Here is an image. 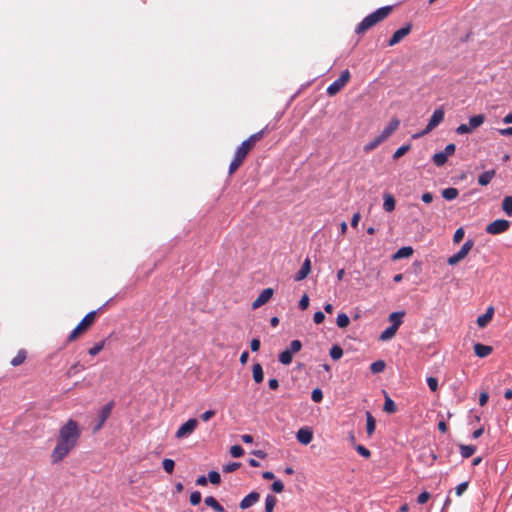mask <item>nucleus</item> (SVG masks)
<instances>
[{
  "mask_svg": "<svg viewBox=\"0 0 512 512\" xmlns=\"http://www.w3.org/2000/svg\"><path fill=\"white\" fill-rule=\"evenodd\" d=\"M239 467H240V463H237V462L228 463L223 466V472L231 473V472H234L235 470H237Z\"/></svg>",
  "mask_w": 512,
  "mask_h": 512,
  "instance_id": "nucleus-46",
  "label": "nucleus"
},
{
  "mask_svg": "<svg viewBox=\"0 0 512 512\" xmlns=\"http://www.w3.org/2000/svg\"><path fill=\"white\" fill-rule=\"evenodd\" d=\"M296 438L301 444L307 445L313 439L312 430L308 427L300 428L296 433Z\"/></svg>",
  "mask_w": 512,
  "mask_h": 512,
  "instance_id": "nucleus-14",
  "label": "nucleus"
},
{
  "mask_svg": "<svg viewBox=\"0 0 512 512\" xmlns=\"http://www.w3.org/2000/svg\"><path fill=\"white\" fill-rule=\"evenodd\" d=\"M391 6H384L366 16L356 27L355 32L362 34L380 21L384 20L391 12Z\"/></svg>",
  "mask_w": 512,
  "mask_h": 512,
  "instance_id": "nucleus-3",
  "label": "nucleus"
},
{
  "mask_svg": "<svg viewBox=\"0 0 512 512\" xmlns=\"http://www.w3.org/2000/svg\"><path fill=\"white\" fill-rule=\"evenodd\" d=\"M444 115H445V112H444L443 108L436 109L433 112L431 118L429 119V122H428L426 128L422 132L413 135V138L415 139V138H418L420 136H423V135L431 132L444 120Z\"/></svg>",
  "mask_w": 512,
  "mask_h": 512,
  "instance_id": "nucleus-6",
  "label": "nucleus"
},
{
  "mask_svg": "<svg viewBox=\"0 0 512 512\" xmlns=\"http://www.w3.org/2000/svg\"><path fill=\"white\" fill-rule=\"evenodd\" d=\"M271 488L274 492L281 493L284 490V485L280 480H276L273 482Z\"/></svg>",
  "mask_w": 512,
  "mask_h": 512,
  "instance_id": "nucleus-51",
  "label": "nucleus"
},
{
  "mask_svg": "<svg viewBox=\"0 0 512 512\" xmlns=\"http://www.w3.org/2000/svg\"><path fill=\"white\" fill-rule=\"evenodd\" d=\"M205 504L209 507H211L216 512H224V508L222 505L219 504V502L213 497L208 496L205 498Z\"/></svg>",
  "mask_w": 512,
  "mask_h": 512,
  "instance_id": "nucleus-27",
  "label": "nucleus"
},
{
  "mask_svg": "<svg viewBox=\"0 0 512 512\" xmlns=\"http://www.w3.org/2000/svg\"><path fill=\"white\" fill-rule=\"evenodd\" d=\"M336 323H337V326L340 327V328H346L349 323H350V319L349 317L347 316V314L345 313H340L338 314L337 316V320H336Z\"/></svg>",
  "mask_w": 512,
  "mask_h": 512,
  "instance_id": "nucleus-37",
  "label": "nucleus"
},
{
  "mask_svg": "<svg viewBox=\"0 0 512 512\" xmlns=\"http://www.w3.org/2000/svg\"><path fill=\"white\" fill-rule=\"evenodd\" d=\"M81 436L78 423L69 419L60 429L56 446L51 452L52 463L61 462L77 445Z\"/></svg>",
  "mask_w": 512,
  "mask_h": 512,
  "instance_id": "nucleus-1",
  "label": "nucleus"
},
{
  "mask_svg": "<svg viewBox=\"0 0 512 512\" xmlns=\"http://www.w3.org/2000/svg\"><path fill=\"white\" fill-rule=\"evenodd\" d=\"M459 449H460V454L463 458L471 457L476 451V447L473 445L461 444V445H459Z\"/></svg>",
  "mask_w": 512,
  "mask_h": 512,
  "instance_id": "nucleus-29",
  "label": "nucleus"
},
{
  "mask_svg": "<svg viewBox=\"0 0 512 512\" xmlns=\"http://www.w3.org/2000/svg\"><path fill=\"white\" fill-rule=\"evenodd\" d=\"M361 219V215L359 212H356L353 216H352V219H351V226L352 227H357L359 221Z\"/></svg>",
  "mask_w": 512,
  "mask_h": 512,
  "instance_id": "nucleus-62",
  "label": "nucleus"
},
{
  "mask_svg": "<svg viewBox=\"0 0 512 512\" xmlns=\"http://www.w3.org/2000/svg\"><path fill=\"white\" fill-rule=\"evenodd\" d=\"M215 415V411L214 410H207L205 411L204 413L201 414V419L203 421H208L210 420L213 416Z\"/></svg>",
  "mask_w": 512,
  "mask_h": 512,
  "instance_id": "nucleus-59",
  "label": "nucleus"
},
{
  "mask_svg": "<svg viewBox=\"0 0 512 512\" xmlns=\"http://www.w3.org/2000/svg\"><path fill=\"white\" fill-rule=\"evenodd\" d=\"M430 498V494L426 491L422 492L421 494H419L418 498H417V502L419 504H425Z\"/></svg>",
  "mask_w": 512,
  "mask_h": 512,
  "instance_id": "nucleus-56",
  "label": "nucleus"
},
{
  "mask_svg": "<svg viewBox=\"0 0 512 512\" xmlns=\"http://www.w3.org/2000/svg\"><path fill=\"white\" fill-rule=\"evenodd\" d=\"M96 311H91L81 320V322L71 331L68 336L69 341H74L78 336L85 332L95 321Z\"/></svg>",
  "mask_w": 512,
  "mask_h": 512,
  "instance_id": "nucleus-4",
  "label": "nucleus"
},
{
  "mask_svg": "<svg viewBox=\"0 0 512 512\" xmlns=\"http://www.w3.org/2000/svg\"><path fill=\"white\" fill-rule=\"evenodd\" d=\"M509 227L510 222L508 220L497 219L487 225L486 232L491 235H497L507 231Z\"/></svg>",
  "mask_w": 512,
  "mask_h": 512,
  "instance_id": "nucleus-10",
  "label": "nucleus"
},
{
  "mask_svg": "<svg viewBox=\"0 0 512 512\" xmlns=\"http://www.w3.org/2000/svg\"><path fill=\"white\" fill-rule=\"evenodd\" d=\"M498 132L502 136H512V126L508 128L499 129Z\"/></svg>",
  "mask_w": 512,
  "mask_h": 512,
  "instance_id": "nucleus-64",
  "label": "nucleus"
},
{
  "mask_svg": "<svg viewBox=\"0 0 512 512\" xmlns=\"http://www.w3.org/2000/svg\"><path fill=\"white\" fill-rule=\"evenodd\" d=\"M427 384L431 391L435 392L438 389V380L435 377H428Z\"/></svg>",
  "mask_w": 512,
  "mask_h": 512,
  "instance_id": "nucleus-50",
  "label": "nucleus"
},
{
  "mask_svg": "<svg viewBox=\"0 0 512 512\" xmlns=\"http://www.w3.org/2000/svg\"><path fill=\"white\" fill-rule=\"evenodd\" d=\"M495 174H496V172L494 169L483 172L478 177L479 185H481V186L488 185L491 182V180L495 177Z\"/></svg>",
  "mask_w": 512,
  "mask_h": 512,
  "instance_id": "nucleus-20",
  "label": "nucleus"
},
{
  "mask_svg": "<svg viewBox=\"0 0 512 512\" xmlns=\"http://www.w3.org/2000/svg\"><path fill=\"white\" fill-rule=\"evenodd\" d=\"M399 125H400L399 119H397V118L391 119L389 124L383 129V131L380 134L382 139H384L386 141L398 129Z\"/></svg>",
  "mask_w": 512,
  "mask_h": 512,
  "instance_id": "nucleus-15",
  "label": "nucleus"
},
{
  "mask_svg": "<svg viewBox=\"0 0 512 512\" xmlns=\"http://www.w3.org/2000/svg\"><path fill=\"white\" fill-rule=\"evenodd\" d=\"M199 422L196 418H191L182 424L175 433L177 439L185 438L191 435L197 428Z\"/></svg>",
  "mask_w": 512,
  "mask_h": 512,
  "instance_id": "nucleus-9",
  "label": "nucleus"
},
{
  "mask_svg": "<svg viewBox=\"0 0 512 512\" xmlns=\"http://www.w3.org/2000/svg\"><path fill=\"white\" fill-rule=\"evenodd\" d=\"M410 149V145L407 144V145H403L401 147H399L393 154V158L394 159H399L400 157H402L405 153H407Z\"/></svg>",
  "mask_w": 512,
  "mask_h": 512,
  "instance_id": "nucleus-41",
  "label": "nucleus"
},
{
  "mask_svg": "<svg viewBox=\"0 0 512 512\" xmlns=\"http://www.w3.org/2000/svg\"><path fill=\"white\" fill-rule=\"evenodd\" d=\"M397 330L395 326H389L381 333L379 339L381 341L391 340L396 335Z\"/></svg>",
  "mask_w": 512,
  "mask_h": 512,
  "instance_id": "nucleus-26",
  "label": "nucleus"
},
{
  "mask_svg": "<svg viewBox=\"0 0 512 512\" xmlns=\"http://www.w3.org/2000/svg\"><path fill=\"white\" fill-rule=\"evenodd\" d=\"M385 367L386 364L383 360H377L370 365V370L372 373L377 374L383 372Z\"/></svg>",
  "mask_w": 512,
  "mask_h": 512,
  "instance_id": "nucleus-35",
  "label": "nucleus"
},
{
  "mask_svg": "<svg viewBox=\"0 0 512 512\" xmlns=\"http://www.w3.org/2000/svg\"><path fill=\"white\" fill-rule=\"evenodd\" d=\"M208 479L214 485H218L221 481L220 474L217 471H210L208 473Z\"/></svg>",
  "mask_w": 512,
  "mask_h": 512,
  "instance_id": "nucleus-44",
  "label": "nucleus"
},
{
  "mask_svg": "<svg viewBox=\"0 0 512 512\" xmlns=\"http://www.w3.org/2000/svg\"><path fill=\"white\" fill-rule=\"evenodd\" d=\"M502 209L507 216L512 217V196H506L503 199Z\"/></svg>",
  "mask_w": 512,
  "mask_h": 512,
  "instance_id": "nucleus-32",
  "label": "nucleus"
},
{
  "mask_svg": "<svg viewBox=\"0 0 512 512\" xmlns=\"http://www.w3.org/2000/svg\"><path fill=\"white\" fill-rule=\"evenodd\" d=\"M464 234H465V231L462 227L458 228L455 233H454V236H453V242L455 244L459 243L463 237H464Z\"/></svg>",
  "mask_w": 512,
  "mask_h": 512,
  "instance_id": "nucleus-49",
  "label": "nucleus"
},
{
  "mask_svg": "<svg viewBox=\"0 0 512 512\" xmlns=\"http://www.w3.org/2000/svg\"><path fill=\"white\" fill-rule=\"evenodd\" d=\"M473 246H474V241L472 239H468L462 245L461 249L457 253H455L454 255L450 256L447 259V263L451 266L458 264L461 260H463L468 255V253L473 248Z\"/></svg>",
  "mask_w": 512,
  "mask_h": 512,
  "instance_id": "nucleus-8",
  "label": "nucleus"
},
{
  "mask_svg": "<svg viewBox=\"0 0 512 512\" xmlns=\"http://www.w3.org/2000/svg\"><path fill=\"white\" fill-rule=\"evenodd\" d=\"M252 376H253V380L256 382V383H261L264 379V372H263V368L261 366L260 363H255L252 367Z\"/></svg>",
  "mask_w": 512,
  "mask_h": 512,
  "instance_id": "nucleus-22",
  "label": "nucleus"
},
{
  "mask_svg": "<svg viewBox=\"0 0 512 512\" xmlns=\"http://www.w3.org/2000/svg\"><path fill=\"white\" fill-rule=\"evenodd\" d=\"M264 136V130L252 134L248 139L243 141L237 148L234 159L229 166V174L232 175L243 163L249 151L254 147L255 143L261 140Z\"/></svg>",
  "mask_w": 512,
  "mask_h": 512,
  "instance_id": "nucleus-2",
  "label": "nucleus"
},
{
  "mask_svg": "<svg viewBox=\"0 0 512 512\" xmlns=\"http://www.w3.org/2000/svg\"><path fill=\"white\" fill-rule=\"evenodd\" d=\"M230 454L232 457L238 458L244 454V450L240 445H234L230 448Z\"/></svg>",
  "mask_w": 512,
  "mask_h": 512,
  "instance_id": "nucleus-43",
  "label": "nucleus"
},
{
  "mask_svg": "<svg viewBox=\"0 0 512 512\" xmlns=\"http://www.w3.org/2000/svg\"><path fill=\"white\" fill-rule=\"evenodd\" d=\"M308 306H309V297L307 294H304L299 301V308L301 310H305L308 308Z\"/></svg>",
  "mask_w": 512,
  "mask_h": 512,
  "instance_id": "nucleus-52",
  "label": "nucleus"
},
{
  "mask_svg": "<svg viewBox=\"0 0 512 512\" xmlns=\"http://www.w3.org/2000/svg\"><path fill=\"white\" fill-rule=\"evenodd\" d=\"M493 315H494V307L489 306L487 308L486 312L477 318V325L480 328H484L492 320Z\"/></svg>",
  "mask_w": 512,
  "mask_h": 512,
  "instance_id": "nucleus-17",
  "label": "nucleus"
},
{
  "mask_svg": "<svg viewBox=\"0 0 512 512\" xmlns=\"http://www.w3.org/2000/svg\"><path fill=\"white\" fill-rule=\"evenodd\" d=\"M301 348H302V343L299 340H293L290 343L289 348H287V349L290 350V352L292 354H296L301 350Z\"/></svg>",
  "mask_w": 512,
  "mask_h": 512,
  "instance_id": "nucleus-42",
  "label": "nucleus"
},
{
  "mask_svg": "<svg viewBox=\"0 0 512 512\" xmlns=\"http://www.w3.org/2000/svg\"><path fill=\"white\" fill-rule=\"evenodd\" d=\"M311 399L316 403L321 402L323 399L322 390L319 388H315L311 393Z\"/></svg>",
  "mask_w": 512,
  "mask_h": 512,
  "instance_id": "nucleus-45",
  "label": "nucleus"
},
{
  "mask_svg": "<svg viewBox=\"0 0 512 512\" xmlns=\"http://www.w3.org/2000/svg\"><path fill=\"white\" fill-rule=\"evenodd\" d=\"M201 493L199 491H194L190 495V503L192 505H198L201 502Z\"/></svg>",
  "mask_w": 512,
  "mask_h": 512,
  "instance_id": "nucleus-47",
  "label": "nucleus"
},
{
  "mask_svg": "<svg viewBox=\"0 0 512 512\" xmlns=\"http://www.w3.org/2000/svg\"><path fill=\"white\" fill-rule=\"evenodd\" d=\"M268 386L271 390H277L279 388V381L276 378H272L268 381Z\"/></svg>",
  "mask_w": 512,
  "mask_h": 512,
  "instance_id": "nucleus-61",
  "label": "nucleus"
},
{
  "mask_svg": "<svg viewBox=\"0 0 512 512\" xmlns=\"http://www.w3.org/2000/svg\"><path fill=\"white\" fill-rule=\"evenodd\" d=\"M273 289L272 288H266L264 289L260 295L253 301L252 303V309H258L264 304H266L271 297L273 296Z\"/></svg>",
  "mask_w": 512,
  "mask_h": 512,
  "instance_id": "nucleus-12",
  "label": "nucleus"
},
{
  "mask_svg": "<svg viewBox=\"0 0 512 512\" xmlns=\"http://www.w3.org/2000/svg\"><path fill=\"white\" fill-rule=\"evenodd\" d=\"M356 450H357V452H358L361 456H363V457H365V458H369V457H370V455H371V452H370L366 447H364V446H362V445H358V446L356 447Z\"/></svg>",
  "mask_w": 512,
  "mask_h": 512,
  "instance_id": "nucleus-53",
  "label": "nucleus"
},
{
  "mask_svg": "<svg viewBox=\"0 0 512 512\" xmlns=\"http://www.w3.org/2000/svg\"><path fill=\"white\" fill-rule=\"evenodd\" d=\"M350 72L349 70H344L341 72L340 76L338 79H336L333 83H331L328 88H327V94L329 96H334L336 95L338 92H340L344 87L345 85L349 82L350 80Z\"/></svg>",
  "mask_w": 512,
  "mask_h": 512,
  "instance_id": "nucleus-7",
  "label": "nucleus"
},
{
  "mask_svg": "<svg viewBox=\"0 0 512 512\" xmlns=\"http://www.w3.org/2000/svg\"><path fill=\"white\" fill-rule=\"evenodd\" d=\"M448 157L442 152H437L433 155V163L440 167L443 166L447 162Z\"/></svg>",
  "mask_w": 512,
  "mask_h": 512,
  "instance_id": "nucleus-34",
  "label": "nucleus"
},
{
  "mask_svg": "<svg viewBox=\"0 0 512 512\" xmlns=\"http://www.w3.org/2000/svg\"><path fill=\"white\" fill-rule=\"evenodd\" d=\"M455 150H456V146L455 144L451 143V144H448L444 150L442 151L447 157L453 155L455 153Z\"/></svg>",
  "mask_w": 512,
  "mask_h": 512,
  "instance_id": "nucleus-55",
  "label": "nucleus"
},
{
  "mask_svg": "<svg viewBox=\"0 0 512 512\" xmlns=\"http://www.w3.org/2000/svg\"><path fill=\"white\" fill-rule=\"evenodd\" d=\"M375 427L376 422L374 417L370 412H366V431L369 436H371L374 433Z\"/></svg>",
  "mask_w": 512,
  "mask_h": 512,
  "instance_id": "nucleus-28",
  "label": "nucleus"
},
{
  "mask_svg": "<svg viewBox=\"0 0 512 512\" xmlns=\"http://www.w3.org/2000/svg\"><path fill=\"white\" fill-rule=\"evenodd\" d=\"M260 340L257 338H254L250 342V348L253 352H256L260 349Z\"/></svg>",
  "mask_w": 512,
  "mask_h": 512,
  "instance_id": "nucleus-58",
  "label": "nucleus"
},
{
  "mask_svg": "<svg viewBox=\"0 0 512 512\" xmlns=\"http://www.w3.org/2000/svg\"><path fill=\"white\" fill-rule=\"evenodd\" d=\"M113 406H114V403L111 401L102 407V409L99 413V423L96 425V427L94 429L95 431L99 430L103 426L105 421L109 418Z\"/></svg>",
  "mask_w": 512,
  "mask_h": 512,
  "instance_id": "nucleus-13",
  "label": "nucleus"
},
{
  "mask_svg": "<svg viewBox=\"0 0 512 512\" xmlns=\"http://www.w3.org/2000/svg\"><path fill=\"white\" fill-rule=\"evenodd\" d=\"M383 410L387 413H395L397 411L395 402L387 394L385 395Z\"/></svg>",
  "mask_w": 512,
  "mask_h": 512,
  "instance_id": "nucleus-30",
  "label": "nucleus"
},
{
  "mask_svg": "<svg viewBox=\"0 0 512 512\" xmlns=\"http://www.w3.org/2000/svg\"><path fill=\"white\" fill-rule=\"evenodd\" d=\"M421 199L424 203H431L433 201V194L430 192H425L422 194Z\"/></svg>",
  "mask_w": 512,
  "mask_h": 512,
  "instance_id": "nucleus-60",
  "label": "nucleus"
},
{
  "mask_svg": "<svg viewBox=\"0 0 512 512\" xmlns=\"http://www.w3.org/2000/svg\"><path fill=\"white\" fill-rule=\"evenodd\" d=\"M411 29H412V24L408 23L404 27H402L399 30H397L396 32H394V34L388 41V46H394V45L398 44L403 38H405L411 32Z\"/></svg>",
  "mask_w": 512,
  "mask_h": 512,
  "instance_id": "nucleus-11",
  "label": "nucleus"
},
{
  "mask_svg": "<svg viewBox=\"0 0 512 512\" xmlns=\"http://www.w3.org/2000/svg\"><path fill=\"white\" fill-rule=\"evenodd\" d=\"M485 122L483 114L474 115L469 118L468 124H461L457 127L456 132L460 135L472 133Z\"/></svg>",
  "mask_w": 512,
  "mask_h": 512,
  "instance_id": "nucleus-5",
  "label": "nucleus"
},
{
  "mask_svg": "<svg viewBox=\"0 0 512 512\" xmlns=\"http://www.w3.org/2000/svg\"><path fill=\"white\" fill-rule=\"evenodd\" d=\"M163 469L168 473L172 474L175 467V462L172 459H164L162 462Z\"/></svg>",
  "mask_w": 512,
  "mask_h": 512,
  "instance_id": "nucleus-40",
  "label": "nucleus"
},
{
  "mask_svg": "<svg viewBox=\"0 0 512 512\" xmlns=\"http://www.w3.org/2000/svg\"><path fill=\"white\" fill-rule=\"evenodd\" d=\"M260 498V494L257 492H251L246 497L242 499L240 502V508L241 509H248L251 506H253Z\"/></svg>",
  "mask_w": 512,
  "mask_h": 512,
  "instance_id": "nucleus-16",
  "label": "nucleus"
},
{
  "mask_svg": "<svg viewBox=\"0 0 512 512\" xmlns=\"http://www.w3.org/2000/svg\"><path fill=\"white\" fill-rule=\"evenodd\" d=\"M294 354L290 350L286 349L279 354V362L283 365L291 364Z\"/></svg>",
  "mask_w": 512,
  "mask_h": 512,
  "instance_id": "nucleus-31",
  "label": "nucleus"
},
{
  "mask_svg": "<svg viewBox=\"0 0 512 512\" xmlns=\"http://www.w3.org/2000/svg\"><path fill=\"white\" fill-rule=\"evenodd\" d=\"M311 271V261L309 258H306L302 264L300 270L295 274L296 281L304 280Z\"/></svg>",
  "mask_w": 512,
  "mask_h": 512,
  "instance_id": "nucleus-18",
  "label": "nucleus"
},
{
  "mask_svg": "<svg viewBox=\"0 0 512 512\" xmlns=\"http://www.w3.org/2000/svg\"><path fill=\"white\" fill-rule=\"evenodd\" d=\"M330 356L333 360H339L343 356V350L340 346L334 345L330 349Z\"/></svg>",
  "mask_w": 512,
  "mask_h": 512,
  "instance_id": "nucleus-39",
  "label": "nucleus"
},
{
  "mask_svg": "<svg viewBox=\"0 0 512 512\" xmlns=\"http://www.w3.org/2000/svg\"><path fill=\"white\" fill-rule=\"evenodd\" d=\"M276 505V498L273 495H267L265 499V512H273Z\"/></svg>",
  "mask_w": 512,
  "mask_h": 512,
  "instance_id": "nucleus-38",
  "label": "nucleus"
},
{
  "mask_svg": "<svg viewBox=\"0 0 512 512\" xmlns=\"http://www.w3.org/2000/svg\"><path fill=\"white\" fill-rule=\"evenodd\" d=\"M458 196V190L456 188L450 187L446 188L442 191V197L445 200H454Z\"/></svg>",
  "mask_w": 512,
  "mask_h": 512,
  "instance_id": "nucleus-33",
  "label": "nucleus"
},
{
  "mask_svg": "<svg viewBox=\"0 0 512 512\" xmlns=\"http://www.w3.org/2000/svg\"><path fill=\"white\" fill-rule=\"evenodd\" d=\"M412 254H413L412 247L405 246V247H402V248L398 249V251L393 255V259L397 260V259L408 258Z\"/></svg>",
  "mask_w": 512,
  "mask_h": 512,
  "instance_id": "nucleus-25",
  "label": "nucleus"
},
{
  "mask_svg": "<svg viewBox=\"0 0 512 512\" xmlns=\"http://www.w3.org/2000/svg\"><path fill=\"white\" fill-rule=\"evenodd\" d=\"M103 347H104V342L102 341V342L95 344L93 347H91L88 352L91 356H96L103 349Z\"/></svg>",
  "mask_w": 512,
  "mask_h": 512,
  "instance_id": "nucleus-48",
  "label": "nucleus"
},
{
  "mask_svg": "<svg viewBox=\"0 0 512 512\" xmlns=\"http://www.w3.org/2000/svg\"><path fill=\"white\" fill-rule=\"evenodd\" d=\"M384 203H383V209L386 212H392L395 209L396 201L392 194L385 193L383 196Z\"/></svg>",
  "mask_w": 512,
  "mask_h": 512,
  "instance_id": "nucleus-21",
  "label": "nucleus"
},
{
  "mask_svg": "<svg viewBox=\"0 0 512 512\" xmlns=\"http://www.w3.org/2000/svg\"><path fill=\"white\" fill-rule=\"evenodd\" d=\"M26 359V351L19 350L17 355L11 360V365L16 367L21 365Z\"/></svg>",
  "mask_w": 512,
  "mask_h": 512,
  "instance_id": "nucleus-36",
  "label": "nucleus"
},
{
  "mask_svg": "<svg viewBox=\"0 0 512 512\" xmlns=\"http://www.w3.org/2000/svg\"><path fill=\"white\" fill-rule=\"evenodd\" d=\"M488 399H489L488 393L482 392L479 396V404L481 406H484L487 403Z\"/></svg>",
  "mask_w": 512,
  "mask_h": 512,
  "instance_id": "nucleus-63",
  "label": "nucleus"
},
{
  "mask_svg": "<svg viewBox=\"0 0 512 512\" xmlns=\"http://www.w3.org/2000/svg\"><path fill=\"white\" fill-rule=\"evenodd\" d=\"M324 319L325 315L321 311H317L313 316V320L316 324H321L324 321Z\"/></svg>",
  "mask_w": 512,
  "mask_h": 512,
  "instance_id": "nucleus-57",
  "label": "nucleus"
},
{
  "mask_svg": "<svg viewBox=\"0 0 512 512\" xmlns=\"http://www.w3.org/2000/svg\"><path fill=\"white\" fill-rule=\"evenodd\" d=\"M404 315L405 313L401 311L392 312L389 315V321L391 322V326H395L397 329H399L400 325L402 324Z\"/></svg>",
  "mask_w": 512,
  "mask_h": 512,
  "instance_id": "nucleus-23",
  "label": "nucleus"
},
{
  "mask_svg": "<svg viewBox=\"0 0 512 512\" xmlns=\"http://www.w3.org/2000/svg\"><path fill=\"white\" fill-rule=\"evenodd\" d=\"M492 350L493 349H492L491 346L484 345V344H481V343H476L474 345V352L480 358H484V357L489 356L492 353Z\"/></svg>",
  "mask_w": 512,
  "mask_h": 512,
  "instance_id": "nucleus-19",
  "label": "nucleus"
},
{
  "mask_svg": "<svg viewBox=\"0 0 512 512\" xmlns=\"http://www.w3.org/2000/svg\"><path fill=\"white\" fill-rule=\"evenodd\" d=\"M385 140L382 139V137L380 135L376 136L375 138H373L371 141H369L368 143H366L363 147L364 151L365 152H370V151H373L374 149H376L380 144H382Z\"/></svg>",
  "mask_w": 512,
  "mask_h": 512,
  "instance_id": "nucleus-24",
  "label": "nucleus"
},
{
  "mask_svg": "<svg viewBox=\"0 0 512 512\" xmlns=\"http://www.w3.org/2000/svg\"><path fill=\"white\" fill-rule=\"evenodd\" d=\"M468 488V483L467 482H463V483H460L456 488H455V493L457 496H461Z\"/></svg>",
  "mask_w": 512,
  "mask_h": 512,
  "instance_id": "nucleus-54",
  "label": "nucleus"
}]
</instances>
